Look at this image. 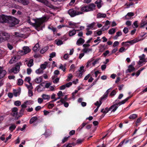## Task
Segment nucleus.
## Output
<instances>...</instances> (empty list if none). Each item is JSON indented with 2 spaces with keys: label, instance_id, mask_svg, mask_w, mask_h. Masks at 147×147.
<instances>
[{
  "label": "nucleus",
  "instance_id": "f257e3e1",
  "mask_svg": "<svg viewBox=\"0 0 147 147\" xmlns=\"http://www.w3.org/2000/svg\"><path fill=\"white\" fill-rule=\"evenodd\" d=\"M45 19L42 18H40L34 20L35 22L33 23V26L35 27L36 29L38 31L40 30L41 24L44 22Z\"/></svg>",
  "mask_w": 147,
  "mask_h": 147
},
{
  "label": "nucleus",
  "instance_id": "f03ea898",
  "mask_svg": "<svg viewBox=\"0 0 147 147\" xmlns=\"http://www.w3.org/2000/svg\"><path fill=\"white\" fill-rule=\"evenodd\" d=\"M131 97V96L128 97L124 100L119 102L118 104H116L114 105H112L109 108V110H112L111 112H114L118 107V105H120L125 103Z\"/></svg>",
  "mask_w": 147,
  "mask_h": 147
},
{
  "label": "nucleus",
  "instance_id": "7ed1b4c3",
  "mask_svg": "<svg viewBox=\"0 0 147 147\" xmlns=\"http://www.w3.org/2000/svg\"><path fill=\"white\" fill-rule=\"evenodd\" d=\"M7 23L9 24L10 26L13 27L18 23V21L15 17L9 16Z\"/></svg>",
  "mask_w": 147,
  "mask_h": 147
},
{
  "label": "nucleus",
  "instance_id": "20e7f679",
  "mask_svg": "<svg viewBox=\"0 0 147 147\" xmlns=\"http://www.w3.org/2000/svg\"><path fill=\"white\" fill-rule=\"evenodd\" d=\"M68 13L71 17H74L76 16L82 14L83 13L78 11V9L76 8L75 10H74L73 9H69L68 11Z\"/></svg>",
  "mask_w": 147,
  "mask_h": 147
},
{
  "label": "nucleus",
  "instance_id": "39448f33",
  "mask_svg": "<svg viewBox=\"0 0 147 147\" xmlns=\"http://www.w3.org/2000/svg\"><path fill=\"white\" fill-rule=\"evenodd\" d=\"M24 51H19V54L21 55H23L26 54L30 51V49L28 47H24L23 48Z\"/></svg>",
  "mask_w": 147,
  "mask_h": 147
},
{
  "label": "nucleus",
  "instance_id": "423d86ee",
  "mask_svg": "<svg viewBox=\"0 0 147 147\" xmlns=\"http://www.w3.org/2000/svg\"><path fill=\"white\" fill-rule=\"evenodd\" d=\"M9 16L2 15L0 16V23H7Z\"/></svg>",
  "mask_w": 147,
  "mask_h": 147
},
{
  "label": "nucleus",
  "instance_id": "0eeeda50",
  "mask_svg": "<svg viewBox=\"0 0 147 147\" xmlns=\"http://www.w3.org/2000/svg\"><path fill=\"white\" fill-rule=\"evenodd\" d=\"M18 108L16 107L13 108L11 109V115L13 117H15L16 119H18V117H16L18 115Z\"/></svg>",
  "mask_w": 147,
  "mask_h": 147
},
{
  "label": "nucleus",
  "instance_id": "6e6552de",
  "mask_svg": "<svg viewBox=\"0 0 147 147\" xmlns=\"http://www.w3.org/2000/svg\"><path fill=\"white\" fill-rule=\"evenodd\" d=\"M2 36V39L3 40H8L10 38V34L4 32H2L1 33Z\"/></svg>",
  "mask_w": 147,
  "mask_h": 147
},
{
  "label": "nucleus",
  "instance_id": "1a4fd4ad",
  "mask_svg": "<svg viewBox=\"0 0 147 147\" xmlns=\"http://www.w3.org/2000/svg\"><path fill=\"white\" fill-rule=\"evenodd\" d=\"M18 63L17 62L15 65V66L13 67L11 69L9 70V72H13L15 74L18 73Z\"/></svg>",
  "mask_w": 147,
  "mask_h": 147
},
{
  "label": "nucleus",
  "instance_id": "9d476101",
  "mask_svg": "<svg viewBox=\"0 0 147 147\" xmlns=\"http://www.w3.org/2000/svg\"><path fill=\"white\" fill-rule=\"evenodd\" d=\"M18 56H14L10 60L9 63L10 64H12L18 61Z\"/></svg>",
  "mask_w": 147,
  "mask_h": 147
},
{
  "label": "nucleus",
  "instance_id": "9b49d317",
  "mask_svg": "<svg viewBox=\"0 0 147 147\" xmlns=\"http://www.w3.org/2000/svg\"><path fill=\"white\" fill-rule=\"evenodd\" d=\"M6 73V71L3 70V68L0 66V79L4 77Z\"/></svg>",
  "mask_w": 147,
  "mask_h": 147
},
{
  "label": "nucleus",
  "instance_id": "f8f14e48",
  "mask_svg": "<svg viewBox=\"0 0 147 147\" xmlns=\"http://www.w3.org/2000/svg\"><path fill=\"white\" fill-rule=\"evenodd\" d=\"M128 69L126 71V73L131 72L135 69V68L132 65H130L128 67Z\"/></svg>",
  "mask_w": 147,
  "mask_h": 147
},
{
  "label": "nucleus",
  "instance_id": "ddd939ff",
  "mask_svg": "<svg viewBox=\"0 0 147 147\" xmlns=\"http://www.w3.org/2000/svg\"><path fill=\"white\" fill-rule=\"evenodd\" d=\"M84 67L83 66L81 67L80 68V69L78 72V73L79 72V73L78 76L80 78H81L82 77L83 73L84 71Z\"/></svg>",
  "mask_w": 147,
  "mask_h": 147
},
{
  "label": "nucleus",
  "instance_id": "4468645a",
  "mask_svg": "<svg viewBox=\"0 0 147 147\" xmlns=\"http://www.w3.org/2000/svg\"><path fill=\"white\" fill-rule=\"evenodd\" d=\"M85 42L84 40L82 38H80L77 41L76 44L79 45L81 44H83Z\"/></svg>",
  "mask_w": 147,
  "mask_h": 147
},
{
  "label": "nucleus",
  "instance_id": "2eb2a0df",
  "mask_svg": "<svg viewBox=\"0 0 147 147\" xmlns=\"http://www.w3.org/2000/svg\"><path fill=\"white\" fill-rule=\"evenodd\" d=\"M89 11H92L95 9V5L94 4H90L88 6Z\"/></svg>",
  "mask_w": 147,
  "mask_h": 147
},
{
  "label": "nucleus",
  "instance_id": "dca6fc26",
  "mask_svg": "<svg viewBox=\"0 0 147 147\" xmlns=\"http://www.w3.org/2000/svg\"><path fill=\"white\" fill-rule=\"evenodd\" d=\"M134 13L133 12L128 13L125 16V20H127L129 19L130 18L129 17H131L134 16Z\"/></svg>",
  "mask_w": 147,
  "mask_h": 147
},
{
  "label": "nucleus",
  "instance_id": "f3484780",
  "mask_svg": "<svg viewBox=\"0 0 147 147\" xmlns=\"http://www.w3.org/2000/svg\"><path fill=\"white\" fill-rule=\"evenodd\" d=\"M88 6H84L81 8L80 10L82 12L88 11Z\"/></svg>",
  "mask_w": 147,
  "mask_h": 147
},
{
  "label": "nucleus",
  "instance_id": "a211bd4d",
  "mask_svg": "<svg viewBox=\"0 0 147 147\" xmlns=\"http://www.w3.org/2000/svg\"><path fill=\"white\" fill-rule=\"evenodd\" d=\"M79 30H76L75 29H73L72 30L70 31L69 33V35L70 36H72L74 35L76 33V31H78Z\"/></svg>",
  "mask_w": 147,
  "mask_h": 147
},
{
  "label": "nucleus",
  "instance_id": "6ab92c4d",
  "mask_svg": "<svg viewBox=\"0 0 147 147\" xmlns=\"http://www.w3.org/2000/svg\"><path fill=\"white\" fill-rule=\"evenodd\" d=\"M95 24V22H94L91 24H89L87 27V28L86 29H87V30H90V29H92L93 28Z\"/></svg>",
  "mask_w": 147,
  "mask_h": 147
},
{
  "label": "nucleus",
  "instance_id": "aec40b11",
  "mask_svg": "<svg viewBox=\"0 0 147 147\" xmlns=\"http://www.w3.org/2000/svg\"><path fill=\"white\" fill-rule=\"evenodd\" d=\"M23 5H28L29 3V0H19Z\"/></svg>",
  "mask_w": 147,
  "mask_h": 147
},
{
  "label": "nucleus",
  "instance_id": "412c9836",
  "mask_svg": "<svg viewBox=\"0 0 147 147\" xmlns=\"http://www.w3.org/2000/svg\"><path fill=\"white\" fill-rule=\"evenodd\" d=\"M106 16V15L105 14L101 13H98L97 14V18H105Z\"/></svg>",
  "mask_w": 147,
  "mask_h": 147
},
{
  "label": "nucleus",
  "instance_id": "4be33fe9",
  "mask_svg": "<svg viewBox=\"0 0 147 147\" xmlns=\"http://www.w3.org/2000/svg\"><path fill=\"white\" fill-rule=\"evenodd\" d=\"M49 47H46L44 48H42L40 51V53L41 54H43L48 49Z\"/></svg>",
  "mask_w": 147,
  "mask_h": 147
},
{
  "label": "nucleus",
  "instance_id": "5701e85b",
  "mask_svg": "<svg viewBox=\"0 0 147 147\" xmlns=\"http://www.w3.org/2000/svg\"><path fill=\"white\" fill-rule=\"evenodd\" d=\"M139 57L140 59V60L139 61V64H140L146 61V59L145 58H143L141 57V56H139Z\"/></svg>",
  "mask_w": 147,
  "mask_h": 147
},
{
  "label": "nucleus",
  "instance_id": "b1692460",
  "mask_svg": "<svg viewBox=\"0 0 147 147\" xmlns=\"http://www.w3.org/2000/svg\"><path fill=\"white\" fill-rule=\"evenodd\" d=\"M47 64L48 63L47 62H45L43 64L41 65L40 68L43 70L46 68Z\"/></svg>",
  "mask_w": 147,
  "mask_h": 147
},
{
  "label": "nucleus",
  "instance_id": "393cba45",
  "mask_svg": "<svg viewBox=\"0 0 147 147\" xmlns=\"http://www.w3.org/2000/svg\"><path fill=\"white\" fill-rule=\"evenodd\" d=\"M33 59H30L27 65L28 67H30L32 66L33 65Z\"/></svg>",
  "mask_w": 147,
  "mask_h": 147
},
{
  "label": "nucleus",
  "instance_id": "a878e982",
  "mask_svg": "<svg viewBox=\"0 0 147 147\" xmlns=\"http://www.w3.org/2000/svg\"><path fill=\"white\" fill-rule=\"evenodd\" d=\"M92 49L87 48H84L82 50L83 51L84 53H87L88 52L91 51H92Z\"/></svg>",
  "mask_w": 147,
  "mask_h": 147
},
{
  "label": "nucleus",
  "instance_id": "bb28decb",
  "mask_svg": "<svg viewBox=\"0 0 147 147\" xmlns=\"http://www.w3.org/2000/svg\"><path fill=\"white\" fill-rule=\"evenodd\" d=\"M35 80L36 83L39 84L42 81V79L41 77H39L36 78Z\"/></svg>",
  "mask_w": 147,
  "mask_h": 147
},
{
  "label": "nucleus",
  "instance_id": "cd10ccee",
  "mask_svg": "<svg viewBox=\"0 0 147 147\" xmlns=\"http://www.w3.org/2000/svg\"><path fill=\"white\" fill-rule=\"evenodd\" d=\"M39 47V45L38 43H37L33 47V50L35 52L37 51Z\"/></svg>",
  "mask_w": 147,
  "mask_h": 147
},
{
  "label": "nucleus",
  "instance_id": "c85d7f7f",
  "mask_svg": "<svg viewBox=\"0 0 147 147\" xmlns=\"http://www.w3.org/2000/svg\"><path fill=\"white\" fill-rule=\"evenodd\" d=\"M38 118L36 117H34L32 118L30 121V123L32 124Z\"/></svg>",
  "mask_w": 147,
  "mask_h": 147
},
{
  "label": "nucleus",
  "instance_id": "c756f323",
  "mask_svg": "<svg viewBox=\"0 0 147 147\" xmlns=\"http://www.w3.org/2000/svg\"><path fill=\"white\" fill-rule=\"evenodd\" d=\"M12 93L13 95L15 96H17L18 94V90H16V89H13V92Z\"/></svg>",
  "mask_w": 147,
  "mask_h": 147
},
{
  "label": "nucleus",
  "instance_id": "7c9ffc66",
  "mask_svg": "<svg viewBox=\"0 0 147 147\" xmlns=\"http://www.w3.org/2000/svg\"><path fill=\"white\" fill-rule=\"evenodd\" d=\"M138 41L136 39H134L131 40L127 41L125 43H128L130 44L131 45L137 42Z\"/></svg>",
  "mask_w": 147,
  "mask_h": 147
},
{
  "label": "nucleus",
  "instance_id": "2f4dec72",
  "mask_svg": "<svg viewBox=\"0 0 147 147\" xmlns=\"http://www.w3.org/2000/svg\"><path fill=\"white\" fill-rule=\"evenodd\" d=\"M137 117V115L136 114H133L130 115L129 117L130 119H134L136 118Z\"/></svg>",
  "mask_w": 147,
  "mask_h": 147
},
{
  "label": "nucleus",
  "instance_id": "473e14b6",
  "mask_svg": "<svg viewBox=\"0 0 147 147\" xmlns=\"http://www.w3.org/2000/svg\"><path fill=\"white\" fill-rule=\"evenodd\" d=\"M115 32V30L114 28H112L109 31V33L110 34H113Z\"/></svg>",
  "mask_w": 147,
  "mask_h": 147
},
{
  "label": "nucleus",
  "instance_id": "72a5a7b5",
  "mask_svg": "<svg viewBox=\"0 0 147 147\" xmlns=\"http://www.w3.org/2000/svg\"><path fill=\"white\" fill-rule=\"evenodd\" d=\"M42 96L44 99H49L50 98V96L49 95L43 94Z\"/></svg>",
  "mask_w": 147,
  "mask_h": 147
},
{
  "label": "nucleus",
  "instance_id": "f704fd0d",
  "mask_svg": "<svg viewBox=\"0 0 147 147\" xmlns=\"http://www.w3.org/2000/svg\"><path fill=\"white\" fill-rule=\"evenodd\" d=\"M43 70L40 67L39 69L36 70V72L37 74H40L43 72Z\"/></svg>",
  "mask_w": 147,
  "mask_h": 147
},
{
  "label": "nucleus",
  "instance_id": "c9c22d12",
  "mask_svg": "<svg viewBox=\"0 0 147 147\" xmlns=\"http://www.w3.org/2000/svg\"><path fill=\"white\" fill-rule=\"evenodd\" d=\"M25 109L22 108L20 111V113H19V117H21L23 114Z\"/></svg>",
  "mask_w": 147,
  "mask_h": 147
},
{
  "label": "nucleus",
  "instance_id": "e433bc0d",
  "mask_svg": "<svg viewBox=\"0 0 147 147\" xmlns=\"http://www.w3.org/2000/svg\"><path fill=\"white\" fill-rule=\"evenodd\" d=\"M16 127V126L15 125H13L10 126L9 127V129L11 131H12Z\"/></svg>",
  "mask_w": 147,
  "mask_h": 147
},
{
  "label": "nucleus",
  "instance_id": "4c0bfd02",
  "mask_svg": "<svg viewBox=\"0 0 147 147\" xmlns=\"http://www.w3.org/2000/svg\"><path fill=\"white\" fill-rule=\"evenodd\" d=\"M145 26V24L144 21V20H142L140 23V27L142 28Z\"/></svg>",
  "mask_w": 147,
  "mask_h": 147
},
{
  "label": "nucleus",
  "instance_id": "58836bf2",
  "mask_svg": "<svg viewBox=\"0 0 147 147\" xmlns=\"http://www.w3.org/2000/svg\"><path fill=\"white\" fill-rule=\"evenodd\" d=\"M72 77L73 76L71 74H69L68 76V78L66 80L67 81V82L69 81Z\"/></svg>",
  "mask_w": 147,
  "mask_h": 147
},
{
  "label": "nucleus",
  "instance_id": "ea45409f",
  "mask_svg": "<svg viewBox=\"0 0 147 147\" xmlns=\"http://www.w3.org/2000/svg\"><path fill=\"white\" fill-rule=\"evenodd\" d=\"M122 32L121 31H118L116 33V35L115 36V39H117V38H115L116 37L122 35Z\"/></svg>",
  "mask_w": 147,
  "mask_h": 147
},
{
  "label": "nucleus",
  "instance_id": "a19ab883",
  "mask_svg": "<svg viewBox=\"0 0 147 147\" xmlns=\"http://www.w3.org/2000/svg\"><path fill=\"white\" fill-rule=\"evenodd\" d=\"M90 30H87V29H86V30L87 31V32L86 33V34L87 35H91L92 33V32L91 31H90Z\"/></svg>",
  "mask_w": 147,
  "mask_h": 147
},
{
  "label": "nucleus",
  "instance_id": "79ce46f5",
  "mask_svg": "<svg viewBox=\"0 0 147 147\" xmlns=\"http://www.w3.org/2000/svg\"><path fill=\"white\" fill-rule=\"evenodd\" d=\"M109 28V27H107L105 25L103 26L101 28V30L102 31L107 30Z\"/></svg>",
  "mask_w": 147,
  "mask_h": 147
},
{
  "label": "nucleus",
  "instance_id": "37998d69",
  "mask_svg": "<svg viewBox=\"0 0 147 147\" xmlns=\"http://www.w3.org/2000/svg\"><path fill=\"white\" fill-rule=\"evenodd\" d=\"M69 25L71 26V27L73 28H75L76 27V24L75 23H72L71 22L69 23Z\"/></svg>",
  "mask_w": 147,
  "mask_h": 147
},
{
  "label": "nucleus",
  "instance_id": "c03bdc74",
  "mask_svg": "<svg viewBox=\"0 0 147 147\" xmlns=\"http://www.w3.org/2000/svg\"><path fill=\"white\" fill-rule=\"evenodd\" d=\"M59 68L61 69L64 72L65 70V67L62 64H61L60 65Z\"/></svg>",
  "mask_w": 147,
  "mask_h": 147
},
{
  "label": "nucleus",
  "instance_id": "a18cd8bd",
  "mask_svg": "<svg viewBox=\"0 0 147 147\" xmlns=\"http://www.w3.org/2000/svg\"><path fill=\"white\" fill-rule=\"evenodd\" d=\"M32 71L31 69L30 68H28L27 69V73L28 74H30Z\"/></svg>",
  "mask_w": 147,
  "mask_h": 147
},
{
  "label": "nucleus",
  "instance_id": "49530a36",
  "mask_svg": "<svg viewBox=\"0 0 147 147\" xmlns=\"http://www.w3.org/2000/svg\"><path fill=\"white\" fill-rule=\"evenodd\" d=\"M72 85V83L71 82H69L65 84V87H69L70 86Z\"/></svg>",
  "mask_w": 147,
  "mask_h": 147
},
{
  "label": "nucleus",
  "instance_id": "de8ad7c7",
  "mask_svg": "<svg viewBox=\"0 0 147 147\" xmlns=\"http://www.w3.org/2000/svg\"><path fill=\"white\" fill-rule=\"evenodd\" d=\"M123 31L125 34H126L128 32V29L127 28L125 27L124 28Z\"/></svg>",
  "mask_w": 147,
  "mask_h": 147
},
{
  "label": "nucleus",
  "instance_id": "09e8293b",
  "mask_svg": "<svg viewBox=\"0 0 147 147\" xmlns=\"http://www.w3.org/2000/svg\"><path fill=\"white\" fill-rule=\"evenodd\" d=\"M56 55V53L55 52H53L50 54V57L51 58H53L55 57Z\"/></svg>",
  "mask_w": 147,
  "mask_h": 147
},
{
  "label": "nucleus",
  "instance_id": "8fccbe9b",
  "mask_svg": "<svg viewBox=\"0 0 147 147\" xmlns=\"http://www.w3.org/2000/svg\"><path fill=\"white\" fill-rule=\"evenodd\" d=\"M27 102V101L25 102H24V103L21 105V107L22 108L24 109L25 108H26V103Z\"/></svg>",
  "mask_w": 147,
  "mask_h": 147
},
{
  "label": "nucleus",
  "instance_id": "3c124183",
  "mask_svg": "<svg viewBox=\"0 0 147 147\" xmlns=\"http://www.w3.org/2000/svg\"><path fill=\"white\" fill-rule=\"evenodd\" d=\"M28 94L30 96H32L33 95V93L32 91L31 90H30L29 88V90H28Z\"/></svg>",
  "mask_w": 147,
  "mask_h": 147
},
{
  "label": "nucleus",
  "instance_id": "603ef678",
  "mask_svg": "<svg viewBox=\"0 0 147 147\" xmlns=\"http://www.w3.org/2000/svg\"><path fill=\"white\" fill-rule=\"evenodd\" d=\"M119 44V42L118 41H116L114 42L113 45V46L114 47L118 45Z\"/></svg>",
  "mask_w": 147,
  "mask_h": 147
},
{
  "label": "nucleus",
  "instance_id": "864d4df0",
  "mask_svg": "<svg viewBox=\"0 0 147 147\" xmlns=\"http://www.w3.org/2000/svg\"><path fill=\"white\" fill-rule=\"evenodd\" d=\"M57 94L58 96L60 97L63 96V93L61 91H59V92L57 93Z\"/></svg>",
  "mask_w": 147,
  "mask_h": 147
},
{
  "label": "nucleus",
  "instance_id": "5fc2aeb1",
  "mask_svg": "<svg viewBox=\"0 0 147 147\" xmlns=\"http://www.w3.org/2000/svg\"><path fill=\"white\" fill-rule=\"evenodd\" d=\"M26 81H27L30 84V77H27L25 78Z\"/></svg>",
  "mask_w": 147,
  "mask_h": 147
},
{
  "label": "nucleus",
  "instance_id": "6e6d98bb",
  "mask_svg": "<svg viewBox=\"0 0 147 147\" xmlns=\"http://www.w3.org/2000/svg\"><path fill=\"white\" fill-rule=\"evenodd\" d=\"M54 106V104H49L48 105V107L50 109H52Z\"/></svg>",
  "mask_w": 147,
  "mask_h": 147
},
{
  "label": "nucleus",
  "instance_id": "4d7b16f0",
  "mask_svg": "<svg viewBox=\"0 0 147 147\" xmlns=\"http://www.w3.org/2000/svg\"><path fill=\"white\" fill-rule=\"evenodd\" d=\"M84 140L79 139L77 140V143L78 144H80Z\"/></svg>",
  "mask_w": 147,
  "mask_h": 147
},
{
  "label": "nucleus",
  "instance_id": "13d9d810",
  "mask_svg": "<svg viewBox=\"0 0 147 147\" xmlns=\"http://www.w3.org/2000/svg\"><path fill=\"white\" fill-rule=\"evenodd\" d=\"M7 46L10 50H11L13 48L12 46L9 43L7 44Z\"/></svg>",
  "mask_w": 147,
  "mask_h": 147
},
{
  "label": "nucleus",
  "instance_id": "bf43d9fd",
  "mask_svg": "<svg viewBox=\"0 0 147 147\" xmlns=\"http://www.w3.org/2000/svg\"><path fill=\"white\" fill-rule=\"evenodd\" d=\"M27 21L29 24L33 26V23L31 22L30 20V19L29 17H28V19H27Z\"/></svg>",
  "mask_w": 147,
  "mask_h": 147
},
{
  "label": "nucleus",
  "instance_id": "052dcab7",
  "mask_svg": "<svg viewBox=\"0 0 147 147\" xmlns=\"http://www.w3.org/2000/svg\"><path fill=\"white\" fill-rule=\"evenodd\" d=\"M11 134H9V136L6 138V140L5 141V143L8 140L11 138Z\"/></svg>",
  "mask_w": 147,
  "mask_h": 147
},
{
  "label": "nucleus",
  "instance_id": "680f3d73",
  "mask_svg": "<svg viewBox=\"0 0 147 147\" xmlns=\"http://www.w3.org/2000/svg\"><path fill=\"white\" fill-rule=\"evenodd\" d=\"M13 94L12 93H9L8 94V96L10 98H11L13 97Z\"/></svg>",
  "mask_w": 147,
  "mask_h": 147
},
{
  "label": "nucleus",
  "instance_id": "e2e57ef3",
  "mask_svg": "<svg viewBox=\"0 0 147 147\" xmlns=\"http://www.w3.org/2000/svg\"><path fill=\"white\" fill-rule=\"evenodd\" d=\"M59 78H56L53 81V82L54 83H57L59 81Z\"/></svg>",
  "mask_w": 147,
  "mask_h": 147
},
{
  "label": "nucleus",
  "instance_id": "0e129e2a",
  "mask_svg": "<svg viewBox=\"0 0 147 147\" xmlns=\"http://www.w3.org/2000/svg\"><path fill=\"white\" fill-rule=\"evenodd\" d=\"M68 137H65L62 140V142L63 143H65V142L67 141L68 140Z\"/></svg>",
  "mask_w": 147,
  "mask_h": 147
},
{
  "label": "nucleus",
  "instance_id": "69168bd1",
  "mask_svg": "<svg viewBox=\"0 0 147 147\" xmlns=\"http://www.w3.org/2000/svg\"><path fill=\"white\" fill-rule=\"evenodd\" d=\"M63 44V42L61 40H58L57 42V44L58 45H60Z\"/></svg>",
  "mask_w": 147,
  "mask_h": 147
},
{
  "label": "nucleus",
  "instance_id": "338daca9",
  "mask_svg": "<svg viewBox=\"0 0 147 147\" xmlns=\"http://www.w3.org/2000/svg\"><path fill=\"white\" fill-rule=\"evenodd\" d=\"M38 102L40 103V104H41V103H42V102H43V99L42 98H39L38 99Z\"/></svg>",
  "mask_w": 147,
  "mask_h": 147
},
{
  "label": "nucleus",
  "instance_id": "774afa93",
  "mask_svg": "<svg viewBox=\"0 0 147 147\" xmlns=\"http://www.w3.org/2000/svg\"><path fill=\"white\" fill-rule=\"evenodd\" d=\"M108 96V95L106 94H105L101 98V100L104 99L105 98H106Z\"/></svg>",
  "mask_w": 147,
  "mask_h": 147
}]
</instances>
